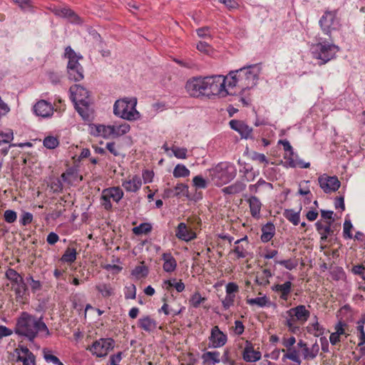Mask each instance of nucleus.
I'll list each match as a JSON object with an SVG mask.
<instances>
[{"label": "nucleus", "mask_w": 365, "mask_h": 365, "mask_svg": "<svg viewBox=\"0 0 365 365\" xmlns=\"http://www.w3.org/2000/svg\"><path fill=\"white\" fill-rule=\"evenodd\" d=\"M153 178H154L153 171L150 170H143L141 179L143 178L144 184L151 182L153 180Z\"/></svg>", "instance_id": "obj_64"}, {"label": "nucleus", "mask_w": 365, "mask_h": 365, "mask_svg": "<svg viewBox=\"0 0 365 365\" xmlns=\"http://www.w3.org/2000/svg\"><path fill=\"white\" fill-rule=\"evenodd\" d=\"M259 73L260 68L257 64L230 71L227 73L228 88L235 92L233 96H237L244 106L251 104L250 90L257 86Z\"/></svg>", "instance_id": "obj_1"}, {"label": "nucleus", "mask_w": 365, "mask_h": 365, "mask_svg": "<svg viewBox=\"0 0 365 365\" xmlns=\"http://www.w3.org/2000/svg\"><path fill=\"white\" fill-rule=\"evenodd\" d=\"M148 269L144 265H140L135 267L131 272V274L136 278H143L148 275Z\"/></svg>", "instance_id": "obj_51"}, {"label": "nucleus", "mask_w": 365, "mask_h": 365, "mask_svg": "<svg viewBox=\"0 0 365 365\" xmlns=\"http://www.w3.org/2000/svg\"><path fill=\"white\" fill-rule=\"evenodd\" d=\"M286 314L284 325L290 333L297 334L300 331L297 323L304 324L307 322L310 317V312L304 305L300 304L287 310Z\"/></svg>", "instance_id": "obj_6"}, {"label": "nucleus", "mask_w": 365, "mask_h": 365, "mask_svg": "<svg viewBox=\"0 0 365 365\" xmlns=\"http://www.w3.org/2000/svg\"><path fill=\"white\" fill-rule=\"evenodd\" d=\"M125 299H135L136 296V287L134 284L125 287Z\"/></svg>", "instance_id": "obj_61"}, {"label": "nucleus", "mask_w": 365, "mask_h": 365, "mask_svg": "<svg viewBox=\"0 0 365 365\" xmlns=\"http://www.w3.org/2000/svg\"><path fill=\"white\" fill-rule=\"evenodd\" d=\"M14 140V132L11 129H6V131H0V145L9 143Z\"/></svg>", "instance_id": "obj_46"}, {"label": "nucleus", "mask_w": 365, "mask_h": 365, "mask_svg": "<svg viewBox=\"0 0 365 365\" xmlns=\"http://www.w3.org/2000/svg\"><path fill=\"white\" fill-rule=\"evenodd\" d=\"M67 71L69 79L72 81H80L84 77L83 69L82 66H79V68H68Z\"/></svg>", "instance_id": "obj_42"}, {"label": "nucleus", "mask_w": 365, "mask_h": 365, "mask_svg": "<svg viewBox=\"0 0 365 365\" xmlns=\"http://www.w3.org/2000/svg\"><path fill=\"white\" fill-rule=\"evenodd\" d=\"M190 174V170L183 164L179 163L173 169V175L175 178H186Z\"/></svg>", "instance_id": "obj_41"}, {"label": "nucleus", "mask_w": 365, "mask_h": 365, "mask_svg": "<svg viewBox=\"0 0 365 365\" xmlns=\"http://www.w3.org/2000/svg\"><path fill=\"white\" fill-rule=\"evenodd\" d=\"M51 10L56 16L66 18L72 24H81L83 23L81 18L68 7L53 6L51 7Z\"/></svg>", "instance_id": "obj_17"}, {"label": "nucleus", "mask_w": 365, "mask_h": 365, "mask_svg": "<svg viewBox=\"0 0 365 365\" xmlns=\"http://www.w3.org/2000/svg\"><path fill=\"white\" fill-rule=\"evenodd\" d=\"M284 158V166L286 168H308L310 167V163L309 162L307 163L300 159L298 155L294 151L289 153H286Z\"/></svg>", "instance_id": "obj_21"}, {"label": "nucleus", "mask_w": 365, "mask_h": 365, "mask_svg": "<svg viewBox=\"0 0 365 365\" xmlns=\"http://www.w3.org/2000/svg\"><path fill=\"white\" fill-rule=\"evenodd\" d=\"M247 237H245L236 240L235 242V246L233 250V252L236 255L237 258H245L247 255L246 248L240 244L242 242L245 241Z\"/></svg>", "instance_id": "obj_39"}, {"label": "nucleus", "mask_w": 365, "mask_h": 365, "mask_svg": "<svg viewBox=\"0 0 365 365\" xmlns=\"http://www.w3.org/2000/svg\"><path fill=\"white\" fill-rule=\"evenodd\" d=\"M15 352L17 361L21 362L22 365H36V356L26 346L19 345Z\"/></svg>", "instance_id": "obj_18"}, {"label": "nucleus", "mask_w": 365, "mask_h": 365, "mask_svg": "<svg viewBox=\"0 0 365 365\" xmlns=\"http://www.w3.org/2000/svg\"><path fill=\"white\" fill-rule=\"evenodd\" d=\"M152 230V226L149 223H141L140 225L135 227L133 229V232L134 234L139 235L142 234H145L150 232Z\"/></svg>", "instance_id": "obj_52"}, {"label": "nucleus", "mask_w": 365, "mask_h": 365, "mask_svg": "<svg viewBox=\"0 0 365 365\" xmlns=\"http://www.w3.org/2000/svg\"><path fill=\"white\" fill-rule=\"evenodd\" d=\"M284 217L292 222L294 225H297L300 221V212H296L294 210H285L284 212Z\"/></svg>", "instance_id": "obj_43"}, {"label": "nucleus", "mask_w": 365, "mask_h": 365, "mask_svg": "<svg viewBox=\"0 0 365 365\" xmlns=\"http://www.w3.org/2000/svg\"><path fill=\"white\" fill-rule=\"evenodd\" d=\"M207 172L211 181L218 187L230 182L237 175L235 166L227 162H221Z\"/></svg>", "instance_id": "obj_4"}, {"label": "nucleus", "mask_w": 365, "mask_h": 365, "mask_svg": "<svg viewBox=\"0 0 365 365\" xmlns=\"http://www.w3.org/2000/svg\"><path fill=\"white\" fill-rule=\"evenodd\" d=\"M50 187L52 190V191L55 193L61 192L63 190V184L61 180L59 178L54 179L51 182Z\"/></svg>", "instance_id": "obj_60"}, {"label": "nucleus", "mask_w": 365, "mask_h": 365, "mask_svg": "<svg viewBox=\"0 0 365 365\" xmlns=\"http://www.w3.org/2000/svg\"><path fill=\"white\" fill-rule=\"evenodd\" d=\"M137 103L135 97L117 100L113 105V113L115 116L129 121L139 120L141 115L136 110Z\"/></svg>", "instance_id": "obj_5"}, {"label": "nucleus", "mask_w": 365, "mask_h": 365, "mask_svg": "<svg viewBox=\"0 0 365 365\" xmlns=\"http://www.w3.org/2000/svg\"><path fill=\"white\" fill-rule=\"evenodd\" d=\"M33 111L36 116L49 118L53 115L54 108L51 103L45 100H40L33 106Z\"/></svg>", "instance_id": "obj_16"}, {"label": "nucleus", "mask_w": 365, "mask_h": 365, "mask_svg": "<svg viewBox=\"0 0 365 365\" xmlns=\"http://www.w3.org/2000/svg\"><path fill=\"white\" fill-rule=\"evenodd\" d=\"M302 351L304 359H314L319 354V346L317 341H316L311 347L307 346Z\"/></svg>", "instance_id": "obj_36"}, {"label": "nucleus", "mask_w": 365, "mask_h": 365, "mask_svg": "<svg viewBox=\"0 0 365 365\" xmlns=\"http://www.w3.org/2000/svg\"><path fill=\"white\" fill-rule=\"evenodd\" d=\"M89 133L94 137H102L105 139L110 138V125L103 124H90L88 126Z\"/></svg>", "instance_id": "obj_25"}, {"label": "nucleus", "mask_w": 365, "mask_h": 365, "mask_svg": "<svg viewBox=\"0 0 365 365\" xmlns=\"http://www.w3.org/2000/svg\"><path fill=\"white\" fill-rule=\"evenodd\" d=\"M315 321L312 323H310L307 327V330L309 334H313L314 336H319L322 335L324 332V328L319 324L317 320V317L315 316Z\"/></svg>", "instance_id": "obj_38"}, {"label": "nucleus", "mask_w": 365, "mask_h": 365, "mask_svg": "<svg viewBox=\"0 0 365 365\" xmlns=\"http://www.w3.org/2000/svg\"><path fill=\"white\" fill-rule=\"evenodd\" d=\"M247 202L249 204L250 212L252 217L256 220H259L261 217V210L262 204L260 200L255 196L245 195Z\"/></svg>", "instance_id": "obj_22"}, {"label": "nucleus", "mask_w": 365, "mask_h": 365, "mask_svg": "<svg viewBox=\"0 0 365 365\" xmlns=\"http://www.w3.org/2000/svg\"><path fill=\"white\" fill-rule=\"evenodd\" d=\"M43 144L48 149H54L58 145L59 142L57 138L48 136L44 138Z\"/></svg>", "instance_id": "obj_54"}, {"label": "nucleus", "mask_w": 365, "mask_h": 365, "mask_svg": "<svg viewBox=\"0 0 365 365\" xmlns=\"http://www.w3.org/2000/svg\"><path fill=\"white\" fill-rule=\"evenodd\" d=\"M236 295L226 294L225 298L222 300V304L225 310L229 309L234 305Z\"/></svg>", "instance_id": "obj_56"}, {"label": "nucleus", "mask_w": 365, "mask_h": 365, "mask_svg": "<svg viewBox=\"0 0 365 365\" xmlns=\"http://www.w3.org/2000/svg\"><path fill=\"white\" fill-rule=\"evenodd\" d=\"M203 364H215L220 362V353L217 351H206L202 355Z\"/></svg>", "instance_id": "obj_33"}, {"label": "nucleus", "mask_w": 365, "mask_h": 365, "mask_svg": "<svg viewBox=\"0 0 365 365\" xmlns=\"http://www.w3.org/2000/svg\"><path fill=\"white\" fill-rule=\"evenodd\" d=\"M319 24L322 31L327 35H330L332 31L338 29L340 26L337 11H325L320 18Z\"/></svg>", "instance_id": "obj_11"}, {"label": "nucleus", "mask_w": 365, "mask_h": 365, "mask_svg": "<svg viewBox=\"0 0 365 365\" xmlns=\"http://www.w3.org/2000/svg\"><path fill=\"white\" fill-rule=\"evenodd\" d=\"M196 33L200 38H211L210 28L204 26L196 30Z\"/></svg>", "instance_id": "obj_62"}, {"label": "nucleus", "mask_w": 365, "mask_h": 365, "mask_svg": "<svg viewBox=\"0 0 365 365\" xmlns=\"http://www.w3.org/2000/svg\"><path fill=\"white\" fill-rule=\"evenodd\" d=\"M110 125V138H119L126 133L130 130V126L127 123H115Z\"/></svg>", "instance_id": "obj_27"}, {"label": "nucleus", "mask_w": 365, "mask_h": 365, "mask_svg": "<svg viewBox=\"0 0 365 365\" xmlns=\"http://www.w3.org/2000/svg\"><path fill=\"white\" fill-rule=\"evenodd\" d=\"M356 331H357V336L359 338V343L358 346H361L365 344V331H364V326H365V318L361 319L359 320L356 322Z\"/></svg>", "instance_id": "obj_40"}, {"label": "nucleus", "mask_w": 365, "mask_h": 365, "mask_svg": "<svg viewBox=\"0 0 365 365\" xmlns=\"http://www.w3.org/2000/svg\"><path fill=\"white\" fill-rule=\"evenodd\" d=\"M4 220L8 223H13L17 219V214L15 211L7 210L4 214Z\"/></svg>", "instance_id": "obj_59"}, {"label": "nucleus", "mask_w": 365, "mask_h": 365, "mask_svg": "<svg viewBox=\"0 0 365 365\" xmlns=\"http://www.w3.org/2000/svg\"><path fill=\"white\" fill-rule=\"evenodd\" d=\"M26 282L29 284L33 292H36L41 289V282L39 280H35L31 275L26 277Z\"/></svg>", "instance_id": "obj_57"}, {"label": "nucleus", "mask_w": 365, "mask_h": 365, "mask_svg": "<svg viewBox=\"0 0 365 365\" xmlns=\"http://www.w3.org/2000/svg\"><path fill=\"white\" fill-rule=\"evenodd\" d=\"M275 234V227L271 222H267L262 227V235L260 239L263 242L270 241Z\"/></svg>", "instance_id": "obj_31"}, {"label": "nucleus", "mask_w": 365, "mask_h": 365, "mask_svg": "<svg viewBox=\"0 0 365 365\" xmlns=\"http://www.w3.org/2000/svg\"><path fill=\"white\" fill-rule=\"evenodd\" d=\"M206 300L205 297H202L199 292H195L190 299V304L194 308H197L201 303Z\"/></svg>", "instance_id": "obj_53"}, {"label": "nucleus", "mask_w": 365, "mask_h": 365, "mask_svg": "<svg viewBox=\"0 0 365 365\" xmlns=\"http://www.w3.org/2000/svg\"><path fill=\"white\" fill-rule=\"evenodd\" d=\"M143 185L141 177L139 175H129L122 180V187L128 192H137Z\"/></svg>", "instance_id": "obj_19"}, {"label": "nucleus", "mask_w": 365, "mask_h": 365, "mask_svg": "<svg viewBox=\"0 0 365 365\" xmlns=\"http://www.w3.org/2000/svg\"><path fill=\"white\" fill-rule=\"evenodd\" d=\"M331 222H327L326 225H324L320 221L315 223L316 229L320 235L321 241H326L329 235L331 233Z\"/></svg>", "instance_id": "obj_34"}, {"label": "nucleus", "mask_w": 365, "mask_h": 365, "mask_svg": "<svg viewBox=\"0 0 365 365\" xmlns=\"http://www.w3.org/2000/svg\"><path fill=\"white\" fill-rule=\"evenodd\" d=\"M163 261V269L165 272L172 273L177 268V261L170 252H165L162 255Z\"/></svg>", "instance_id": "obj_29"}, {"label": "nucleus", "mask_w": 365, "mask_h": 365, "mask_svg": "<svg viewBox=\"0 0 365 365\" xmlns=\"http://www.w3.org/2000/svg\"><path fill=\"white\" fill-rule=\"evenodd\" d=\"M115 341L111 338H101L94 341L89 348V351L97 357H104L113 350Z\"/></svg>", "instance_id": "obj_13"}, {"label": "nucleus", "mask_w": 365, "mask_h": 365, "mask_svg": "<svg viewBox=\"0 0 365 365\" xmlns=\"http://www.w3.org/2000/svg\"><path fill=\"white\" fill-rule=\"evenodd\" d=\"M262 357L260 351L255 350L253 344L246 341L244 350L242 351V358L247 362H256Z\"/></svg>", "instance_id": "obj_23"}, {"label": "nucleus", "mask_w": 365, "mask_h": 365, "mask_svg": "<svg viewBox=\"0 0 365 365\" xmlns=\"http://www.w3.org/2000/svg\"><path fill=\"white\" fill-rule=\"evenodd\" d=\"M320 187L325 193H330L336 191L340 187V182L336 176H329L323 174L318 178Z\"/></svg>", "instance_id": "obj_15"}, {"label": "nucleus", "mask_w": 365, "mask_h": 365, "mask_svg": "<svg viewBox=\"0 0 365 365\" xmlns=\"http://www.w3.org/2000/svg\"><path fill=\"white\" fill-rule=\"evenodd\" d=\"M228 76L213 75L206 76L207 96H216L226 98L233 96L235 92L228 88Z\"/></svg>", "instance_id": "obj_7"}, {"label": "nucleus", "mask_w": 365, "mask_h": 365, "mask_svg": "<svg viewBox=\"0 0 365 365\" xmlns=\"http://www.w3.org/2000/svg\"><path fill=\"white\" fill-rule=\"evenodd\" d=\"M43 358L48 363H52L55 365H63V364L59 360V359L51 354V351L46 349L43 350Z\"/></svg>", "instance_id": "obj_48"}, {"label": "nucleus", "mask_w": 365, "mask_h": 365, "mask_svg": "<svg viewBox=\"0 0 365 365\" xmlns=\"http://www.w3.org/2000/svg\"><path fill=\"white\" fill-rule=\"evenodd\" d=\"M171 151L173 155L178 159H185L187 158V149L178 146H172Z\"/></svg>", "instance_id": "obj_50"}, {"label": "nucleus", "mask_w": 365, "mask_h": 365, "mask_svg": "<svg viewBox=\"0 0 365 365\" xmlns=\"http://www.w3.org/2000/svg\"><path fill=\"white\" fill-rule=\"evenodd\" d=\"M123 196L124 192L119 187H110L106 188L103 190L101 195V205L106 210H111L113 208L111 200L118 203L123 199Z\"/></svg>", "instance_id": "obj_9"}, {"label": "nucleus", "mask_w": 365, "mask_h": 365, "mask_svg": "<svg viewBox=\"0 0 365 365\" xmlns=\"http://www.w3.org/2000/svg\"><path fill=\"white\" fill-rule=\"evenodd\" d=\"M246 188V185L242 181H236L235 183L225 187L222 189V192L225 194L227 195H235L237 193H240L245 190Z\"/></svg>", "instance_id": "obj_35"}, {"label": "nucleus", "mask_w": 365, "mask_h": 365, "mask_svg": "<svg viewBox=\"0 0 365 365\" xmlns=\"http://www.w3.org/2000/svg\"><path fill=\"white\" fill-rule=\"evenodd\" d=\"M192 185L196 189H205L207 186V181L201 175L192 178Z\"/></svg>", "instance_id": "obj_55"}, {"label": "nucleus", "mask_w": 365, "mask_h": 365, "mask_svg": "<svg viewBox=\"0 0 365 365\" xmlns=\"http://www.w3.org/2000/svg\"><path fill=\"white\" fill-rule=\"evenodd\" d=\"M353 225L350 220H346L344 223V231L343 235L346 239H351L353 235L351 232Z\"/></svg>", "instance_id": "obj_58"}, {"label": "nucleus", "mask_w": 365, "mask_h": 365, "mask_svg": "<svg viewBox=\"0 0 365 365\" xmlns=\"http://www.w3.org/2000/svg\"><path fill=\"white\" fill-rule=\"evenodd\" d=\"M96 289L104 298L110 297L115 294V289L110 284L99 283L96 285Z\"/></svg>", "instance_id": "obj_37"}, {"label": "nucleus", "mask_w": 365, "mask_h": 365, "mask_svg": "<svg viewBox=\"0 0 365 365\" xmlns=\"http://www.w3.org/2000/svg\"><path fill=\"white\" fill-rule=\"evenodd\" d=\"M138 326L147 332L154 331L157 327V322L149 316L143 317L138 320Z\"/></svg>", "instance_id": "obj_30"}, {"label": "nucleus", "mask_w": 365, "mask_h": 365, "mask_svg": "<svg viewBox=\"0 0 365 365\" xmlns=\"http://www.w3.org/2000/svg\"><path fill=\"white\" fill-rule=\"evenodd\" d=\"M275 264H278L284 266L288 270H292L295 269L298 265V262L296 259H288L284 260H274Z\"/></svg>", "instance_id": "obj_47"}, {"label": "nucleus", "mask_w": 365, "mask_h": 365, "mask_svg": "<svg viewBox=\"0 0 365 365\" xmlns=\"http://www.w3.org/2000/svg\"><path fill=\"white\" fill-rule=\"evenodd\" d=\"M185 89L187 93L192 97L207 96L206 76L191 78L187 81Z\"/></svg>", "instance_id": "obj_10"}, {"label": "nucleus", "mask_w": 365, "mask_h": 365, "mask_svg": "<svg viewBox=\"0 0 365 365\" xmlns=\"http://www.w3.org/2000/svg\"><path fill=\"white\" fill-rule=\"evenodd\" d=\"M310 50L314 58L319 60L320 64H325L335 57L339 47L327 41H322L313 44Z\"/></svg>", "instance_id": "obj_8"}, {"label": "nucleus", "mask_w": 365, "mask_h": 365, "mask_svg": "<svg viewBox=\"0 0 365 365\" xmlns=\"http://www.w3.org/2000/svg\"><path fill=\"white\" fill-rule=\"evenodd\" d=\"M174 191L173 195L175 197H188V186L185 184L178 183L174 188Z\"/></svg>", "instance_id": "obj_49"}, {"label": "nucleus", "mask_w": 365, "mask_h": 365, "mask_svg": "<svg viewBox=\"0 0 365 365\" xmlns=\"http://www.w3.org/2000/svg\"><path fill=\"white\" fill-rule=\"evenodd\" d=\"M6 277L11 282L16 297L22 298L27 290V286L23 277L15 269L11 268L7 269Z\"/></svg>", "instance_id": "obj_12"}, {"label": "nucleus", "mask_w": 365, "mask_h": 365, "mask_svg": "<svg viewBox=\"0 0 365 365\" xmlns=\"http://www.w3.org/2000/svg\"><path fill=\"white\" fill-rule=\"evenodd\" d=\"M70 93L76 111L83 120H88L93 113L88 91L83 86L76 84L70 88Z\"/></svg>", "instance_id": "obj_3"}, {"label": "nucleus", "mask_w": 365, "mask_h": 365, "mask_svg": "<svg viewBox=\"0 0 365 365\" xmlns=\"http://www.w3.org/2000/svg\"><path fill=\"white\" fill-rule=\"evenodd\" d=\"M287 359L292 361L293 362L296 363L297 365H300L301 362H302V361L300 359V356H299V352L294 347H292V348L285 349V352L283 354L282 360V361L284 362Z\"/></svg>", "instance_id": "obj_32"}, {"label": "nucleus", "mask_w": 365, "mask_h": 365, "mask_svg": "<svg viewBox=\"0 0 365 365\" xmlns=\"http://www.w3.org/2000/svg\"><path fill=\"white\" fill-rule=\"evenodd\" d=\"M61 261L67 263H73L76 259V251L73 248H67L61 257Z\"/></svg>", "instance_id": "obj_45"}, {"label": "nucleus", "mask_w": 365, "mask_h": 365, "mask_svg": "<svg viewBox=\"0 0 365 365\" xmlns=\"http://www.w3.org/2000/svg\"><path fill=\"white\" fill-rule=\"evenodd\" d=\"M65 57L68 58V68H79L81 65L79 63L78 61L82 58V56L80 54H77L71 46H67L65 48Z\"/></svg>", "instance_id": "obj_28"}, {"label": "nucleus", "mask_w": 365, "mask_h": 365, "mask_svg": "<svg viewBox=\"0 0 365 365\" xmlns=\"http://www.w3.org/2000/svg\"><path fill=\"white\" fill-rule=\"evenodd\" d=\"M246 302L249 305H257L259 307H264L270 304L269 299L266 296L247 299Z\"/></svg>", "instance_id": "obj_44"}, {"label": "nucleus", "mask_w": 365, "mask_h": 365, "mask_svg": "<svg viewBox=\"0 0 365 365\" xmlns=\"http://www.w3.org/2000/svg\"><path fill=\"white\" fill-rule=\"evenodd\" d=\"M33 220V215L31 212H23L21 218H20V223L22 225H27L30 224Z\"/></svg>", "instance_id": "obj_63"}, {"label": "nucleus", "mask_w": 365, "mask_h": 365, "mask_svg": "<svg viewBox=\"0 0 365 365\" xmlns=\"http://www.w3.org/2000/svg\"><path fill=\"white\" fill-rule=\"evenodd\" d=\"M292 289V283L291 281H287L283 284H277L272 287V290L278 293L279 298L284 301H287L289 299Z\"/></svg>", "instance_id": "obj_26"}, {"label": "nucleus", "mask_w": 365, "mask_h": 365, "mask_svg": "<svg viewBox=\"0 0 365 365\" xmlns=\"http://www.w3.org/2000/svg\"><path fill=\"white\" fill-rule=\"evenodd\" d=\"M208 341L209 348H221L227 343V336L220 329L218 326H215L211 329L210 335L208 337Z\"/></svg>", "instance_id": "obj_14"}, {"label": "nucleus", "mask_w": 365, "mask_h": 365, "mask_svg": "<svg viewBox=\"0 0 365 365\" xmlns=\"http://www.w3.org/2000/svg\"><path fill=\"white\" fill-rule=\"evenodd\" d=\"M14 331L31 342L34 341L38 333H43L45 336L50 335V331L41 318L26 312H22L18 317Z\"/></svg>", "instance_id": "obj_2"}, {"label": "nucleus", "mask_w": 365, "mask_h": 365, "mask_svg": "<svg viewBox=\"0 0 365 365\" xmlns=\"http://www.w3.org/2000/svg\"><path fill=\"white\" fill-rule=\"evenodd\" d=\"M230 128L237 132L245 139H252V128L249 126L244 121L238 120H231L229 123Z\"/></svg>", "instance_id": "obj_20"}, {"label": "nucleus", "mask_w": 365, "mask_h": 365, "mask_svg": "<svg viewBox=\"0 0 365 365\" xmlns=\"http://www.w3.org/2000/svg\"><path fill=\"white\" fill-rule=\"evenodd\" d=\"M175 236L181 240L189 242L197 237L196 233L188 228L185 223L180 222L178 224L176 231Z\"/></svg>", "instance_id": "obj_24"}]
</instances>
